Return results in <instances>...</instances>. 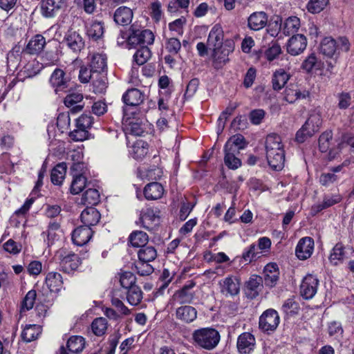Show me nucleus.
Here are the masks:
<instances>
[{"label": "nucleus", "mask_w": 354, "mask_h": 354, "mask_svg": "<svg viewBox=\"0 0 354 354\" xmlns=\"http://www.w3.org/2000/svg\"><path fill=\"white\" fill-rule=\"evenodd\" d=\"M342 201V196L339 193L324 194L322 202L311 207L310 214L314 216L322 211L339 203Z\"/></svg>", "instance_id": "nucleus-12"}, {"label": "nucleus", "mask_w": 354, "mask_h": 354, "mask_svg": "<svg viewBox=\"0 0 354 354\" xmlns=\"http://www.w3.org/2000/svg\"><path fill=\"white\" fill-rule=\"evenodd\" d=\"M136 277L131 272H124L120 277V285L124 290L131 288L133 286H136Z\"/></svg>", "instance_id": "nucleus-59"}, {"label": "nucleus", "mask_w": 354, "mask_h": 354, "mask_svg": "<svg viewBox=\"0 0 354 354\" xmlns=\"http://www.w3.org/2000/svg\"><path fill=\"white\" fill-rule=\"evenodd\" d=\"M279 323L280 317L278 312L273 308H269L260 316L259 328L262 332L269 335L276 330Z\"/></svg>", "instance_id": "nucleus-5"}, {"label": "nucleus", "mask_w": 354, "mask_h": 354, "mask_svg": "<svg viewBox=\"0 0 354 354\" xmlns=\"http://www.w3.org/2000/svg\"><path fill=\"white\" fill-rule=\"evenodd\" d=\"M126 294L127 301L132 306H137L142 299V292L137 285L126 290Z\"/></svg>", "instance_id": "nucleus-48"}, {"label": "nucleus", "mask_w": 354, "mask_h": 354, "mask_svg": "<svg viewBox=\"0 0 354 354\" xmlns=\"http://www.w3.org/2000/svg\"><path fill=\"white\" fill-rule=\"evenodd\" d=\"M319 281L312 274H308L301 283L299 290L301 296L306 300L313 298L317 291Z\"/></svg>", "instance_id": "nucleus-6"}, {"label": "nucleus", "mask_w": 354, "mask_h": 354, "mask_svg": "<svg viewBox=\"0 0 354 354\" xmlns=\"http://www.w3.org/2000/svg\"><path fill=\"white\" fill-rule=\"evenodd\" d=\"M268 21V16L263 11L254 12L248 18V27L254 31L264 28Z\"/></svg>", "instance_id": "nucleus-16"}, {"label": "nucleus", "mask_w": 354, "mask_h": 354, "mask_svg": "<svg viewBox=\"0 0 354 354\" xmlns=\"http://www.w3.org/2000/svg\"><path fill=\"white\" fill-rule=\"evenodd\" d=\"M104 27L101 21L97 20L93 21L91 24L86 27V34L89 39L97 41L101 39L104 35Z\"/></svg>", "instance_id": "nucleus-34"}, {"label": "nucleus", "mask_w": 354, "mask_h": 354, "mask_svg": "<svg viewBox=\"0 0 354 354\" xmlns=\"http://www.w3.org/2000/svg\"><path fill=\"white\" fill-rule=\"evenodd\" d=\"M309 95V92L304 90V91H301L298 89L297 86L291 85L290 86H287L285 88L283 93V99L287 102L292 104L296 102L299 99H304Z\"/></svg>", "instance_id": "nucleus-24"}, {"label": "nucleus", "mask_w": 354, "mask_h": 354, "mask_svg": "<svg viewBox=\"0 0 354 354\" xmlns=\"http://www.w3.org/2000/svg\"><path fill=\"white\" fill-rule=\"evenodd\" d=\"M50 83L55 88L57 94L59 92H66L69 86L70 79L66 75L65 72L61 68H56L51 74Z\"/></svg>", "instance_id": "nucleus-11"}, {"label": "nucleus", "mask_w": 354, "mask_h": 354, "mask_svg": "<svg viewBox=\"0 0 354 354\" xmlns=\"http://www.w3.org/2000/svg\"><path fill=\"white\" fill-rule=\"evenodd\" d=\"M85 346V339L79 335L71 336L67 341L66 347L70 353H79Z\"/></svg>", "instance_id": "nucleus-42"}, {"label": "nucleus", "mask_w": 354, "mask_h": 354, "mask_svg": "<svg viewBox=\"0 0 354 354\" xmlns=\"http://www.w3.org/2000/svg\"><path fill=\"white\" fill-rule=\"evenodd\" d=\"M100 202V194L96 189L89 188L83 194L81 203L85 205H95Z\"/></svg>", "instance_id": "nucleus-47"}, {"label": "nucleus", "mask_w": 354, "mask_h": 354, "mask_svg": "<svg viewBox=\"0 0 354 354\" xmlns=\"http://www.w3.org/2000/svg\"><path fill=\"white\" fill-rule=\"evenodd\" d=\"M281 310L286 315L292 317L299 313V304L293 297L287 299L282 305Z\"/></svg>", "instance_id": "nucleus-49"}, {"label": "nucleus", "mask_w": 354, "mask_h": 354, "mask_svg": "<svg viewBox=\"0 0 354 354\" xmlns=\"http://www.w3.org/2000/svg\"><path fill=\"white\" fill-rule=\"evenodd\" d=\"M66 171V164L65 162H60L57 164L51 171V182L54 185H61L65 177Z\"/></svg>", "instance_id": "nucleus-44"}, {"label": "nucleus", "mask_w": 354, "mask_h": 354, "mask_svg": "<svg viewBox=\"0 0 354 354\" xmlns=\"http://www.w3.org/2000/svg\"><path fill=\"white\" fill-rule=\"evenodd\" d=\"M234 41L231 39H225L223 46L212 48V65L214 68H221L229 62V55L234 50Z\"/></svg>", "instance_id": "nucleus-4"}, {"label": "nucleus", "mask_w": 354, "mask_h": 354, "mask_svg": "<svg viewBox=\"0 0 354 354\" xmlns=\"http://www.w3.org/2000/svg\"><path fill=\"white\" fill-rule=\"evenodd\" d=\"M93 235V231L91 227L82 225L75 228L72 233V240L73 243L79 246L87 243Z\"/></svg>", "instance_id": "nucleus-18"}, {"label": "nucleus", "mask_w": 354, "mask_h": 354, "mask_svg": "<svg viewBox=\"0 0 354 354\" xmlns=\"http://www.w3.org/2000/svg\"><path fill=\"white\" fill-rule=\"evenodd\" d=\"M256 339L249 332H243L238 336L236 348L239 354H250L254 351Z\"/></svg>", "instance_id": "nucleus-10"}, {"label": "nucleus", "mask_w": 354, "mask_h": 354, "mask_svg": "<svg viewBox=\"0 0 354 354\" xmlns=\"http://www.w3.org/2000/svg\"><path fill=\"white\" fill-rule=\"evenodd\" d=\"M107 77L106 73H94L92 79L93 91L95 93H103L107 88Z\"/></svg>", "instance_id": "nucleus-39"}, {"label": "nucleus", "mask_w": 354, "mask_h": 354, "mask_svg": "<svg viewBox=\"0 0 354 354\" xmlns=\"http://www.w3.org/2000/svg\"><path fill=\"white\" fill-rule=\"evenodd\" d=\"M93 120V118L90 114H82L76 120V127L86 131L91 127Z\"/></svg>", "instance_id": "nucleus-62"}, {"label": "nucleus", "mask_w": 354, "mask_h": 354, "mask_svg": "<svg viewBox=\"0 0 354 354\" xmlns=\"http://www.w3.org/2000/svg\"><path fill=\"white\" fill-rule=\"evenodd\" d=\"M314 248L315 241L312 237H303L299 240L296 245L295 255L299 260H306L312 256Z\"/></svg>", "instance_id": "nucleus-8"}, {"label": "nucleus", "mask_w": 354, "mask_h": 354, "mask_svg": "<svg viewBox=\"0 0 354 354\" xmlns=\"http://www.w3.org/2000/svg\"><path fill=\"white\" fill-rule=\"evenodd\" d=\"M45 44V38L41 35H37L28 41L23 52L31 55L37 54L43 50Z\"/></svg>", "instance_id": "nucleus-30"}, {"label": "nucleus", "mask_w": 354, "mask_h": 354, "mask_svg": "<svg viewBox=\"0 0 354 354\" xmlns=\"http://www.w3.org/2000/svg\"><path fill=\"white\" fill-rule=\"evenodd\" d=\"M151 51L150 49L146 45H143L136 50L133 57L135 62L138 65H142L144 64L151 57Z\"/></svg>", "instance_id": "nucleus-52"}, {"label": "nucleus", "mask_w": 354, "mask_h": 354, "mask_svg": "<svg viewBox=\"0 0 354 354\" xmlns=\"http://www.w3.org/2000/svg\"><path fill=\"white\" fill-rule=\"evenodd\" d=\"M150 262H142L140 261L136 264L138 273L141 276H148L153 272L154 268Z\"/></svg>", "instance_id": "nucleus-63"}, {"label": "nucleus", "mask_w": 354, "mask_h": 354, "mask_svg": "<svg viewBox=\"0 0 354 354\" xmlns=\"http://www.w3.org/2000/svg\"><path fill=\"white\" fill-rule=\"evenodd\" d=\"M300 27V19L296 16H292L287 18L283 23H281L279 26L283 34L286 36L295 35Z\"/></svg>", "instance_id": "nucleus-23"}, {"label": "nucleus", "mask_w": 354, "mask_h": 354, "mask_svg": "<svg viewBox=\"0 0 354 354\" xmlns=\"http://www.w3.org/2000/svg\"><path fill=\"white\" fill-rule=\"evenodd\" d=\"M281 53L280 45L274 41L264 51V57L269 62L275 59Z\"/></svg>", "instance_id": "nucleus-60"}, {"label": "nucleus", "mask_w": 354, "mask_h": 354, "mask_svg": "<svg viewBox=\"0 0 354 354\" xmlns=\"http://www.w3.org/2000/svg\"><path fill=\"white\" fill-rule=\"evenodd\" d=\"M83 100V95L79 93H72L67 95L64 98V104L67 107H71V111L72 113H75L80 111L83 105L80 104Z\"/></svg>", "instance_id": "nucleus-32"}, {"label": "nucleus", "mask_w": 354, "mask_h": 354, "mask_svg": "<svg viewBox=\"0 0 354 354\" xmlns=\"http://www.w3.org/2000/svg\"><path fill=\"white\" fill-rule=\"evenodd\" d=\"M123 130L126 135H133L140 136L144 132V128L142 122H132L128 118L123 122Z\"/></svg>", "instance_id": "nucleus-43"}, {"label": "nucleus", "mask_w": 354, "mask_h": 354, "mask_svg": "<svg viewBox=\"0 0 354 354\" xmlns=\"http://www.w3.org/2000/svg\"><path fill=\"white\" fill-rule=\"evenodd\" d=\"M196 286V283L191 280L178 290L174 296L180 304H192L194 298V292L190 290Z\"/></svg>", "instance_id": "nucleus-20"}, {"label": "nucleus", "mask_w": 354, "mask_h": 354, "mask_svg": "<svg viewBox=\"0 0 354 354\" xmlns=\"http://www.w3.org/2000/svg\"><path fill=\"white\" fill-rule=\"evenodd\" d=\"M122 39H127L129 48H135L138 45L143 46L151 44L154 40V35L152 31L148 29L138 28L132 25L129 29V33L121 32Z\"/></svg>", "instance_id": "nucleus-3"}, {"label": "nucleus", "mask_w": 354, "mask_h": 354, "mask_svg": "<svg viewBox=\"0 0 354 354\" xmlns=\"http://www.w3.org/2000/svg\"><path fill=\"white\" fill-rule=\"evenodd\" d=\"M107 329V321L104 317L95 319L91 324V330L97 336L103 335Z\"/></svg>", "instance_id": "nucleus-55"}, {"label": "nucleus", "mask_w": 354, "mask_h": 354, "mask_svg": "<svg viewBox=\"0 0 354 354\" xmlns=\"http://www.w3.org/2000/svg\"><path fill=\"white\" fill-rule=\"evenodd\" d=\"M64 39L68 47L75 53L80 52L84 47L83 38L75 30H68L64 37Z\"/></svg>", "instance_id": "nucleus-19"}, {"label": "nucleus", "mask_w": 354, "mask_h": 354, "mask_svg": "<svg viewBox=\"0 0 354 354\" xmlns=\"http://www.w3.org/2000/svg\"><path fill=\"white\" fill-rule=\"evenodd\" d=\"M80 265V257L74 253L65 256L60 262L61 270L68 274L77 270Z\"/></svg>", "instance_id": "nucleus-28"}, {"label": "nucleus", "mask_w": 354, "mask_h": 354, "mask_svg": "<svg viewBox=\"0 0 354 354\" xmlns=\"http://www.w3.org/2000/svg\"><path fill=\"white\" fill-rule=\"evenodd\" d=\"M80 218L84 226L91 227L99 222L100 214L95 208L90 207L82 211Z\"/></svg>", "instance_id": "nucleus-25"}, {"label": "nucleus", "mask_w": 354, "mask_h": 354, "mask_svg": "<svg viewBox=\"0 0 354 354\" xmlns=\"http://www.w3.org/2000/svg\"><path fill=\"white\" fill-rule=\"evenodd\" d=\"M225 43L224 32L222 26L216 24L210 30L207 37V46L209 49L223 46Z\"/></svg>", "instance_id": "nucleus-17"}, {"label": "nucleus", "mask_w": 354, "mask_h": 354, "mask_svg": "<svg viewBox=\"0 0 354 354\" xmlns=\"http://www.w3.org/2000/svg\"><path fill=\"white\" fill-rule=\"evenodd\" d=\"M158 85L160 88L159 95H164L165 100L168 101L174 90L171 79L166 75H162L158 79Z\"/></svg>", "instance_id": "nucleus-35"}, {"label": "nucleus", "mask_w": 354, "mask_h": 354, "mask_svg": "<svg viewBox=\"0 0 354 354\" xmlns=\"http://www.w3.org/2000/svg\"><path fill=\"white\" fill-rule=\"evenodd\" d=\"M176 317L185 322L191 323L197 317L196 309L191 306H183L177 308Z\"/></svg>", "instance_id": "nucleus-31"}, {"label": "nucleus", "mask_w": 354, "mask_h": 354, "mask_svg": "<svg viewBox=\"0 0 354 354\" xmlns=\"http://www.w3.org/2000/svg\"><path fill=\"white\" fill-rule=\"evenodd\" d=\"M248 145L245 138L242 134L236 133L231 136L224 145L223 149L229 151L240 153V150L244 149Z\"/></svg>", "instance_id": "nucleus-21"}, {"label": "nucleus", "mask_w": 354, "mask_h": 354, "mask_svg": "<svg viewBox=\"0 0 354 354\" xmlns=\"http://www.w3.org/2000/svg\"><path fill=\"white\" fill-rule=\"evenodd\" d=\"M307 38L302 34L293 35L286 43V50L288 54L297 56L301 54L307 46Z\"/></svg>", "instance_id": "nucleus-9"}, {"label": "nucleus", "mask_w": 354, "mask_h": 354, "mask_svg": "<svg viewBox=\"0 0 354 354\" xmlns=\"http://www.w3.org/2000/svg\"><path fill=\"white\" fill-rule=\"evenodd\" d=\"M261 256V252L257 250L256 243H253L248 248H244L240 257V263H245V265H248L256 262Z\"/></svg>", "instance_id": "nucleus-26"}, {"label": "nucleus", "mask_w": 354, "mask_h": 354, "mask_svg": "<svg viewBox=\"0 0 354 354\" xmlns=\"http://www.w3.org/2000/svg\"><path fill=\"white\" fill-rule=\"evenodd\" d=\"M351 43L345 37H339L337 39L332 37H325L322 39L319 45L320 53L324 55L337 59L341 53L350 50Z\"/></svg>", "instance_id": "nucleus-1"}, {"label": "nucleus", "mask_w": 354, "mask_h": 354, "mask_svg": "<svg viewBox=\"0 0 354 354\" xmlns=\"http://www.w3.org/2000/svg\"><path fill=\"white\" fill-rule=\"evenodd\" d=\"M149 145L147 142L140 140H137L129 151L131 156L136 160L144 158L148 153Z\"/></svg>", "instance_id": "nucleus-38"}, {"label": "nucleus", "mask_w": 354, "mask_h": 354, "mask_svg": "<svg viewBox=\"0 0 354 354\" xmlns=\"http://www.w3.org/2000/svg\"><path fill=\"white\" fill-rule=\"evenodd\" d=\"M333 139L332 131H326L323 132L319 138V149L322 153H326L330 149V141Z\"/></svg>", "instance_id": "nucleus-54"}, {"label": "nucleus", "mask_w": 354, "mask_h": 354, "mask_svg": "<svg viewBox=\"0 0 354 354\" xmlns=\"http://www.w3.org/2000/svg\"><path fill=\"white\" fill-rule=\"evenodd\" d=\"M199 83V79L196 77L189 80L183 95L184 101L189 100L195 95L198 90Z\"/></svg>", "instance_id": "nucleus-58"}, {"label": "nucleus", "mask_w": 354, "mask_h": 354, "mask_svg": "<svg viewBox=\"0 0 354 354\" xmlns=\"http://www.w3.org/2000/svg\"><path fill=\"white\" fill-rule=\"evenodd\" d=\"M329 0H309L306 4L307 10L312 14L321 12L328 4Z\"/></svg>", "instance_id": "nucleus-53"}, {"label": "nucleus", "mask_w": 354, "mask_h": 354, "mask_svg": "<svg viewBox=\"0 0 354 354\" xmlns=\"http://www.w3.org/2000/svg\"><path fill=\"white\" fill-rule=\"evenodd\" d=\"M148 240L147 234L142 231L132 232L129 238L130 244L133 247H143Z\"/></svg>", "instance_id": "nucleus-50"}, {"label": "nucleus", "mask_w": 354, "mask_h": 354, "mask_svg": "<svg viewBox=\"0 0 354 354\" xmlns=\"http://www.w3.org/2000/svg\"><path fill=\"white\" fill-rule=\"evenodd\" d=\"M46 284L51 292L59 290L63 284L62 275L56 272H50L46 277Z\"/></svg>", "instance_id": "nucleus-41"}, {"label": "nucleus", "mask_w": 354, "mask_h": 354, "mask_svg": "<svg viewBox=\"0 0 354 354\" xmlns=\"http://www.w3.org/2000/svg\"><path fill=\"white\" fill-rule=\"evenodd\" d=\"M345 255V246L342 242L337 243L330 251L329 255L330 262L337 266L339 262H342Z\"/></svg>", "instance_id": "nucleus-40"}, {"label": "nucleus", "mask_w": 354, "mask_h": 354, "mask_svg": "<svg viewBox=\"0 0 354 354\" xmlns=\"http://www.w3.org/2000/svg\"><path fill=\"white\" fill-rule=\"evenodd\" d=\"M322 122L318 117H310L307 119L302 127L299 129V135L302 131H306V135L313 136L319 129Z\"/></svg>", "instance_id": "nucleus-37"}, {"label": "nucleus", "mask_w": 354, "mask_h": 354, "mask_svg": "<svg viewBox=\"0 0 354 354\" xmlns=\"http://www.w3.org/2000/svg\"><path fill=\"white\" fill-rule=\"evenodd\" d=\"M140 261L142 262H153L155 260V248L147 246L141 248L138 253Z\"/></svg>", "instance_id": "nucleus-56"}, {"label": "nucleus", "mask_w": 354, "mask_h": 354, "mask_svg": "<svg viewBox=\"0 0 354 354\" xmlns=\"http://www.w3.org/2000/svg\"><path fill=\"white\" fill-rule=\"evenodd\" d=\"M65 0H42L41 12L46 18H52L57 15L65 5Z\"/></svg>", "instance_id": "nucleus-13"}, {"label": "nucleus", "mask_w": 354, "mask_h": 354, "mask_svg": "<svg viewBox=\"0 0 354 354\" xmlns=\"http://www.w3.org/2000/svg\"><path fill=\"white\" fill-rule=\"evenodd\" d=\"M290 77V74L283 68H279L276 70L272 76V88L276 91H280L284 87Z\"/></svg>", "instance_id": "nucleus-29"}, {"label": "nucleus", "mask_w": 354, "mask_h": 354, "mask_svg": "<svg viewBox=\"0 0 354 354\" xmlns=\"http://www.w3.org/2000/svg\"><path fill=\"white\" fill-rule=\"evenodd\" d=\"M192 338L196 347L210 351L218 344L221 335L216 329L207 327L195 330Z\"/></svg>", "instance_id": "nucleus-2"}, {"label": "nucleus", "mask_w": 354, "mask_h": 354, "mask_svg": "<svg viewBox=\"0 0 354 354\" xmlns=\"http://www.w3.org/2000/svg\"><path fill=\"white\" fill-rule=\"evenodd\" d=\"M265 148L266 149H270L271 148L284 149L281 137L276 133H272L267 136L266 138Z\"/></svg>", "instance_id": "nucleus-57"}, {"label": "nucleus", "mask_w": 354, "mask_h": 354, "mask_svg": "<svg viewBox=\"0 0 354 354\" xmlns=\"http://www.w3.org/2000/svg\"><path fill=\"white\" fill-rule=\"evenodd\" d=\"M263 286V279L261 277L253 274L245 284V294L246 297L250 299H255L261 291Z\"/></svg>", "instance_id": "nucleus-14"}, {"label": "nucleus", "mask_w": 354, "mask_h": 354, "mask_svg": "<svg viewBox=\"0 0 354 354\" xmlns=\"http://www.w3.org/2000/svg\"><path fill=\"white\" fill-rule=\"evenodd\" d=\"M268 165L274 171H281L284 167L285 151L279 150V152L266 157Z\"/></svg>", "instance_id": "nucleus-36"}, {"label": "nucleus", "mask_w": 354, "mask_h": 354, "mask_svg": "<svg viewBox=\"0 0 354 354\" xmlns=\"http://www.w3.org/2000/svg\"><path fill=\"white\" fill-rule=\"evenodd\" d=\"M221 292L225 297H234L240 292L241 280L234 275H228L219 282Z\"/></svg>", "instance_id": "nucleus-7"}, {"label": "nucleus", "mask_w": 354, "mask_h": 354, "mask_svg": "<svg viewBox=\"0 0 354 354\" xmlns=\"http://www.w3.org/2000/svg\"><path fill=\"white\" fill-rule=\"evenodd\" d=\"M86 185V178L82 174H73L71 185V192L73 194L80 193Z\"/></svg>", "instance_id": "nucleus-51"}, {"label": "nucleus", "mask_w": 354, "mask_h": 354, "mask_svg": "<svg viewBox=\"0 0 354 354\" xmlns=\"http://www.w3.org/2000/svg\"><path fill=\"white\" fill-rule=\"evenodd\" d=\"M122 101L124 104L123 108L129 110H134L143 101V95L137 88L127 90L122 95Z\"/></svg>", "instance_id": "nucleus-15"}, {"label": "nucleus", "mask_w": 354, "mask_h": 354, "mask_svg": "<svg viewBox=\"0 0 354 354\" xmlns=\"http://www.w3.org/2000/svg\"><path fill=\"white\" fill-rule=\"evenodd\" d=\"M322 66L323 62L319 57H318L317 53L312 52L304 59L301 65V68L308 73H311L313 71H317L320 70Z\"/></svg>", "instance_id": "nucleus-22"}, {"label": "nucleus", "mask_w": 354, "mask_h": 354, "mask_svg": "<svg viewBox=\"0 0 354 354\" xmlns=\"http://www.w3.org/2000/svg\"><path fill=\"white\" fill-rule=\"evenodd\" d=\"M266 111L261 109L252 110L249 114V118L252 124L259 125L265 118Z\"/></svg>", "instance_id": "nucleus-64"}, {"label": "nucleus", "mask_w": 354, "mask_h": 354, "mask_svg": "<svg viewBox=\"0 0 354 354\" xmlns=\"http://www.w3.org/2000/svg\"><path fill=\"white\" fill-rule=\"evenodd\" d=\"M90 68L94 73H104L106 68V57L102 54H93L90 62Z\"/></svg>", "instance_id": "nucleus-33"}, {"label": "nucleus", "mask_w": 354, "mask_h": 354, "mask_svg": "<svg viewBox=\"0 0 354 354\" xmlns=\"http://www.w3.org/2000/svg\"><path fill=\"white\" fill-rule=\"evenodd\" d=\"M20 52V47L16 46L8 53L7 62L9 67H17L21 60Z\"/></svg>", "instance_id": "nucleus-61"}, {"label": "nucleus", "mask_w": 354, "mask_h": 354, "mask_svg": "<svg viewBox=\"0 0 354 354\" xmlns=\"http://www.w3.org/2000/svg\"><path fill=\"white\" fill-rule=\"evenodd\" d=\"M40 333L41 328L38 325H28L21 333V338L24 342H30L36 339Z\"/></svg>", "instance_id": "nucleus-46"}, {"label": "nucleus", "mask_w": 354, "mask_h": 354, "mask_svg": "<svg viewBox=\"0 0 354 354\" xmlns=\"http://www.w3.org/2000/svg\"><path fill=\"white\" fill-rule=\"evenodd\" d=\"M113 19L118 25H129L133 19V11L128 7L121 6L115 11Z\"/></svg>", "instance_id": "nucleus-27"}, {"label": "nucleus", "mask_w": 354, "mask_h": 354, "mask_svg": "<svg viewBox=\"0 0 354 354\" xmlns=\"http://www.w3.org/2000/svg\"><path fill=\"white\" fill-rule=\"evenodd\" d=\"M223 150L225 153L224 163L225 166L228 169L232 170L239 168L241 166L242 162L241 159L236 156V154H238L237 152L229 151L227 149Z\"/></svg>", "instance_id": "nucleus-45"}]
</instances>
